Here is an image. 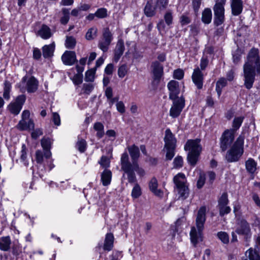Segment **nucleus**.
I'll list each match as a JSON object with an SVG mask.
<instances>
[{
	"mask_svg": "<svg viewBox=\"0 0 260 260\" xmlns=\"http://www.w3.org/2000/svg\"><path fill=\"white\" fill-rule=\"evenodd\" d=\"M132 161H129L128 153L126 152L121 154L120 158L121 169L124 172L122 178L127 175V179L128 183H132L137 181V178L135 172L139 176L143 177L145 174L144 170L140 167L138 164V159L140 157V150L138 146L135 144L127 147Z\"/></svg>",
	"mask_w": 260,
	"mask_h": 260,
	"instance_id": "f257e3e1",
	"label": "nucleus"
},
{
	"mask_svg": "<svg viewBox=\"0 0 260 260\" xmlns=\"http://www.w3.org/2000/svg\"><path fill=\"white\" fill-rule=\"evenodd\" d=\"M256 73L260 75V56L258 49L253 47L249 51L243 66L244 86L247 89L252 87Z\"/></svg>",
	"mask_w": 260,
	"mask_h": 260,
	"instance_id": "f03ea898",
	"label": "nucleus"
},
{
	"mask_svg": "<svg viewBox=\"0 0 260 260\" xmlns=\"http://www.w3.org/2000/svg\"><path fill=\"white\" fill-rule=\"evenodd\" d=\"M244 139V136L240 135L231 148L227 151L225 158L228 162L237 161L243 155Z\"/></svg>",
	"mask_w": 260,
	"mask_h": 260,
	"instance_id": "7ed1b4c3",
	"label": "nucleus"
},
{
	"mask_svg": "<svg viewBox=\"0 0 260 260\" xmlns=\"http://www.w3.org/2000/svg\"><path fill=\"white\" fill-rule=\"evenodd\" d=\"M173 182L175 184L174 190L179 195V199H186L189 194V189L185 184V175L182 173H178L174 177Z\"/></svg>",
	"mask_w": 260,
	"mask_h": 260,
	"instance_id": "20e7f679",
	"label": "nucleus"
},
{
	"mask_svg": "<svg viewBox=\"0 0 260 260\" xmlns=\"http://www.w3.org/2000/svg\"><path fill=\"white\" fill-rule=\"evenodd\" d=\"M18 87L22 93H24L26 91L29 93H33L38 89V82L34 76H31L28 79L27 77L25 76L18 84Z\"/></svg>",
	"mask_w": 260,
	"mask_h": 260,
	"instance_id": "39448f33",
	"label": "nucleus"
},
{
	"mask_svg": "<svg viewBox=\"0 0 260 260\" xmlns=\"http://www.w3.org/2000/svg\"><path fill=\"white\" fill-rule=\"evenodd\" d=\"M235 232L239 235H242L246 242L249 241L252 237L250 224L246 219L243 218L238 219L237 227Z\"/></svg>",
	"mask_w": 260,
	"mask_h": 260,
	"instance_id": "423d86ee",
	"label": "nucleus"
},
{
	"mask_svg": "<svg viewBox=\"0 0 260 260\" xmlns=\"http://www.w3.org/2000/svg\"><path fill=\"white\" fill-rule=\"evenodd\" d=\"M113 39V34L110 30L109 28H104L103 30L102 36L98 43V47L104 52H107Z\"/></svg>",
	"mask_w": 260,
	"mask_h": 260,
	"instance_id": "0eeeda50",
	"label": "nucleus"
},
{
	"mask_svg": "<svg viewBox=\"0 0 260 260\" xmlns=\"http://www.w3.org/2000/svg\"><path fill=\"white\" fill-rule=\"evenodd\" d=\"M153 81L152 84L157 86L164 76V67L158 61H154L151 64Z\"/></svg>",
	"mask_w": 260,
	"mask_h": 260,
	"instance_id": "6e6552de",
	"label": "nucleus"
},
{
	"mask_svg": "<svg viewBox=\"0 0 260 260\" xmlns=\"http://www.w3.org/2000/svg\"><path fill=\"white\" fill-rule=\"evenodd\" d=\"M235 139V133L233 130L226 129L220 139V147L224 152L233 143Z\"/></svg>",
	"mask_w": 260,
	"mask_h": 260,
	"instance_id": "1a4fd4ad",
	"label": "nucleus"
},
{
	"mask_svg": "<svg viewBox=\"0 0 260 260\" xmlns=\"http://www.w3.org/2000/svg\"><path fill=\"white\" fill-rule=\"evenodd\" d=\"M173 105L170 110V116L173 118L179 116L185 106V99L183 96L177 100H172Z\"/></svg>",
	"mask_w": 260,
	"mask_h": 260,
	"instance_id": "9d476101",
	"label": "nucleus"
},
{
	"mask_svg": "<svg viewBox=\"0 0 260 260\" xmlns=\"http://www.w3.org/2000/svg\"><path fill=\"white\" fill-rule=\"evenodd\" d=\"M229 201L228 194L226 192H223L218 200L217 208L219 210V215L222 217L225 214L230 213L231 209L228 206Z\"/></svg>",
	"mask_w": 260,
	"mask_h": 260,
	"instance_id": "9b49d317",
	"label": "nucleus"
},
{
	"mask_svg": "<svg viewBox=\"0 0 260 260\" xmlns=\"http://www.w3.org/2000/svg\"><path fill=\"white\" fill-rule=\"evenodd\" d=\"M26 100V96L24 94L18 95L13 102H11L8 106L10 112L14 115H18L21 111L23 105Z\"/></svg>",
	"mask_w": 260,
	"mask_h": 260,
	"instance_id": "f8f14e48",
	"label": "nucleus"
},
{
	"mask_svg": "<svg viewBox=\"0 0 260 260\" xmlns=\"http://www.w3.org/2000/svg\"><path fill=\"white\" fill-rule=\"evenodd\" d=\"M200 142V139L188 140L184 145V150L188 152L201 153L202 147Z\"/></svg>",
	"mask_w": 260,
	"mask_h": 260,
	"instance_id": "ddd939ff",
	"label": "nucleus"
},
{
	"mask_svg": "<svg viewBox=\"0 0 260 260\" xmlns=\"http://www.w3.org/2000/svg\"><path fill=\"white\" fill-rule=\"evenodd\" d=\"M191 79L193 83L198 89H201L203 86L204 76L199 67L193 70Z\"/></svg>",
	"mask_w": 260,
	"mask_h": 260,
	"instance_id": "4468645a",
	"label": "nucleus"
},
{
	"mask_svg": "<svg viewBox=\"0 0 260 260\" xmlns=\"http://www.w3.org/2000/svg\"><path fill=\"white\" fill-rule=\"evenodd\" d=\"M167 87L169 90V99L170 100H177L179 98L178 94L180 93V88L178 82L171 80L168 83Z\"/></svg>",
	"mask_w": 260,
	"mask_h": 260,
	"instance_id": "2eb2a0df",
	"label": "nucleus"
},
{
	"mask_svg": "<svg viewBox=\"0 0 260 260\" xmlns=\"http://www.w3.org/2000/svg\"><path fill=\"white\" fill-rule=\"evenodd\" d=\"M203 229L192 227L190 232V237L191 243L194 247H196L197 244L203 240L202 231Z\"/></svg>",
	"mask_w": 260,
	"mask_h": 260,
	"instance_id": "dca6fc26",
	"label": "nucleus"
},
{
	"mask_svg": "<svg viewBox=\"0 0 260 260\" xmlns=\"http://www.w3.org/2000/svg\"><path fill=\"white\" fill-rule=\"evenodd\" d=\"M61 60L65 65L71 66L77 62L74 51H66L61 56Z\"/></svg>",
	"mask_w": 260,
	"mask_h": 260,
	"instance_id": "f3484780",
	"label": "nucleus"
},
{
	"mask_svg": "<svg viewBox=\"0 0 260 260\" xmlns=\"http://www.w3.org/2000/svg\"><path fill=\"white\" fill-rule=\"evenodd\" d=\"M206 208L205 206L201 207L198 210L196 218L197 228H204V225L206 221Z\"/></svg>",
	"mask_w": 260,
	"mask_h": 260,
	"instance_id": "a211bd4d",
	"label": "nucleus"
},
{
	"mask_svg": "<svg viewBox=\"0 0 260 260\" xmlns=\"http://www.w3.org/2000/svg\"><path fill=\"white\" fill-rule=\"evenodd\" d=\"M125 50L124 41L122 39L118 40L115 48L114 50V56L113 60L115 62H117L121 56L122 55Z\"/></svg>",
	"mask_w": 260,
	"mask_h": 260,
	"instance_id": "6ab92c4d",
	"label": "nucleus"
},
{
	"mask_svg": "<svg viewBox=\"0 0 260 260\" xmlns=\"http://www.w3.org/2000/svg\"><path fill=\"white\" fill-rule=\"evenodd\" d=\"M165 147H176V139L170 129L165 131Z\"/></svg>",
	"mask_w": 260,
	"mask_h": 260,
	"instance_id": "aec40b11",
	"label": "nucleus"
},
{
	"mask_svg": "<svg viewBox=\"0 0 260 260\" xmlns=\"http://www.w3.org/2000/svg\"><path fill=\"white\" fill-rule=\"evenodd\" d=\"M231 7L232 14L234 16H238L242 12L243 3L242 0H231Z\"/></svg>",
	"mask_w": 260,
	"mask_h": 260,
	"instance_id": "412c9836",
	"label": "nucleus"
},
{
	"mask_svg": "<svg viewBox=\"0 0 260 260\" xmlns=\"http://www.w3.org/2000/svg\"><path fill=\"white\" fill-rule=\"evenodd\" d=\"M158 182L157 179L153 177L149 182V188L150 191L156 196L162 198L164 192L160 189H157Z\"/></svg>",
	"mask_w": 260,
	"mask_h": 260,
	"instance_id": "4be33fe9",
	"label": "nucleus"
},
{
	"mask_svg": "<svg viewBox=\"0 0 260 260\" xmlns=\"http://www.w3.org/2000/svg\"><path fill=\"white\" fill-rule=\"evenodd\" d=\"M156 7L153 0H148L144 8V13L147 17H152L155 15Z\"/></svg>",
	"mask_w": 260,
	"mask_h": 260,
	"instance_id": "5701e85b",
	"label": "nucleus"
},
{
	"mask_svg": "<svg viewBox=\"0 0 260 260\" xmlns=\"http://www.w3.org/2000/svg\"><path fill=\"white\" fill-rule=\"evenodd\" d=\"M52 143V140L48 137H44L41 141V144L43 149V150L46 151L47 156H51L52 154L50 151V149L51 148Z\"/></svg>",
	"mask_w": 260,
	"mask_h": 260,
	"instance_id": "b1692460",
	"label": "nucleus"
},
{
	"mask_svg": "<svg viewBox=\"0 0 260 260\" xmlns=\"http://www.w3.org/2000/svg\"><path fill=\"white\" fill-rule=\"evenodd\" d=\"M55 50V43H52L49 45H45L42 47L43 55L45 58L52 57Z\"/></svg>",
	"mask_w": 260,
	"mask_h": 260,
	"instance_id": "393cba45",
	"label": "nucleus"
},
{
	"mask_svg": "<svg viewBox=\"0 0 260 260\" xmlns=\"http://www.w3.org/2000/svg\"><path fill=\"white\" fill-rule=\"evenodd\" d=\"M37 35L45 40L49 39L52 35L50 28L45 24L42 25Z\"/></svg>",
	"mask_w": 260,
	"mask_h": 260,
	"instance_id": "a878e982",
	"label": "nucleus"
},
{
	"mask_svg": "<svg viewBox=\"0 0 260 260\" xmlns=\"http://www.w3.org/2000/svg\"><path fill=\"white\" fill-rule=\"evenodd\" d=\"M34 123L31 119L21 120L18 124V128L21 130L31 129L34 128Z\"/></svg>",
	"mask_w": 260,
	"mask_h": 260,
	"instance_id": "bb28decb",
	"label": "nucleus"
},
{
	"mask_svg": "<svg viewBox=\"0 0 260 260\" xmlns=\"http://www.w3.org/2000/svg\"><path fill=\"white\" fill-rule=\"evenodd\" d=\"M114 236L112 233L106 235L103 248L105 250L110 251L113 247Z\"/></svg>",
	"mask_w": 260,
	"mask_h": 260,
	"instance_id": "cd10ccee",
	"label": "nucleus"
},
{
	"mask_svg": "<svg viewBox=\"0 0 260 260\" xmlns=\"http://www.w3.org/2000/svg\"><path fill=\"white\" fill-rule=\"evenodd\" d=\"M11 240L9 236L2 237L0 238V250L8 251L10 249Z\"/></svg>",
	"mask_w": 260,
	"mask_h": 260,
	"instance_id": "c85d7f7f",
	"label": "nucleus"
},
{
	"mask_svg": "<svg viewBox=\"0 0 260 260\" xmlns=\"http://www.w3.org/2000/svg\"><path fill=\"white\" fill-rule=\"evenodd\" d=\"M112 172L110 170L105 169L101 174V181L104 186L109 185L111 181Z\"/></svg>",
	"mask_w": 260,
	"mask_h": 260,
	"instance_id": "c756f323",
	"label": "nucleus"
},
{
	"mask_svg": "<svg viewBox=\"0 0 260 260\" xmlns=\"http://www.w3.org/2000/svg\"><path fill=\"white\" fill-rule=\"evenodd\" d=\"M60 15L59 21L62 25H66L70 20V10L69 9L63 8L59 12Z\"/></svg>",
	"mask_w": 260,
	"mask_h": 260,
	"instance_id": "7c9ffc66",
	"label": "nucleus"
},
{
	"mask_svg": "<svg viewBox=\"0 0 260 260\" xmlns=\"http://www.w3.org/2000/svg\"><path fill=\"white\" fill-rule=\"evenodd\" d=\"M51 156H47L46 151L41 150H37L35 153L36 160L38 164H43L44 159L48 160Z\"/></svg>",
	"mask_w": 260,
	"mask_h": 260,
	"instance_id": "2f4dec72",
	"label": "nucleus"
},
{
	"mask_svg": "<svg viewBox=\"0 0 260 260\" xmlns=\"http://www.w3.org/2000/svg\"><path fill=\"white\" fill-rule=\"evenodd\" d=\"M200 154L201 153H188L187 160L191 166L194 167L197 165V162L199 160Z\"/></svg>",
	"mask_w": 260,
	"mask_h": 260,
	"instance_id": "473e14b6",
	"label": "nucleus"
},
{
	"mask_svg": "<svg viewBox=\"0 0 260 260\" xmlns=\"http://www.w3.org/2000/svg\"><path fill=\"white\" fill-rule=\"evenodd\" d=\"M225 3L216 1V4L213 7L214 15H224Z\"/></svg>",
	"mask_w": 260,
	"mask_h": 260,
	"instance_id": "72a5a7b5",
	"label": "nucleus"
},
{
	"mask_svg": "<svg viewBox=\"0 0 260 260\" xmlns=\"http://www.w3.org/2000/svg\"><path fill=\"white\" fill-rule=\"evenodd\" d=\"M257 163L251 158H248L245 162V166L247 171L251 174H253L256 170Z\"/></svg>",
	"mask_w": 260,
	"mask_h": 260,
	"instance_id": "f704fd0d",
	"label": "nucleus"
},
{
	"mask_svg": "<svg viewBox=\"0 0 260 260\" xmlns=\"http://www.w3.org/2000/svg\"><path fill=\"white\" fill-rule=\"evenodd\" d=\"M244 119V117L242 116L235 117L232 123V128L228 129L233 130V133H235L238 129H239L243 122Z\"/></svg>",
	"mask_w": 260,
	"mask_h": 260,
	"instance_id": "c9c22d12",
	"label": "nucleus"
},
{
	"mask_svg": "<svg viewBox=\"0 0 260 260\" xmlns=\"http://www.w3.org/2000/svg\"><path fill=\"white\" fill-rule=\"evenodd\" d=\"M212 12L210 8H206L202 12V20L205 24H209L212 20Z\"/></svg>",
	"mask_w": 260,
	"mask_h": 260,
	"instance_id": "e433bc0d",
	"label": "nucleus"
},
{
	"mask_svg": "<svg viewBox=\"0 0 260 260\" xmlns=\"http://www.w3.org/2000/svg\"><path fill=\"white\" fill-rule=\"evenodd\" d=\"M245 255L248 257L249 260H260L259 252L252 248H249L245 252Z\"/></svg>",
	"mask_w": 260,
	"mask_h": 260,
	"instance_id": "4c0bfd02",
	"label": "nucleus"
},
{
	"mask_svg": "<svg viewBox=\"0 0 260 260\" xmlns=\"http://www.w3.org/2000/svg\"><path fill=\"white\" fill-rule=\"evenodd\" d=\"M133 183H135V185L132 189L131 196L133 199H136L141 196L142 190L140 186L137 183V180Z\"/></svg>",
	"mask_w": 260,
	"mask_h": 260,
	"instance_id": "58836bf2",
	"label": "nucleus"
},
{
	"mask_svg": "<svg viewBox=\"0 0 260 260\" xmlns=\"http://www.w3.org/2000/svg\"><path fill=\"white\" fill-rule=\"evenodd\" d=\"M76 147L80 152H84L87 148V143L86 141L83 139L78 137Z\"/></svg>",
	"mask_w": 260,
	"mask_h": 260,
	"instance_id": "ea45409f",
	"label": "nucleus"
},
{
	"mask_svg": "<svg viewBox=\"0 0 260 260\" xmlns=\"http://www.w3.org/2000/svg\"><path fill=\"white\" fill-rule=\"evenodd\" d=\"M76 44V39L73 36H67L65 41V46L69 49H73Z\"/></svg>",
	"mask_w": 260,
	"mask_h": 260,
	"instance_id": "a19ab883",
	"label": "nucleus"
},
{
	"mask_svg": "<svg viewBox=\"0 0 260 260\" xmlns=\"http://www.w3.org/2000/svg\"><path fill=\"white\" fill-rule=\"evenodd\" d=\"M94 89V86L91 83H84L83 84L82 92L80 94H84L87 96L89 95Z\"/></svg>",
	"mask_w": 260,
	"mask_h": 260,
	"instance_id": "79ce46f5",
	"label": "nucleus"
},
{
	"mask_svg": "<svg viewBox=\"0 0 260 260\" xmlns=\"http://www.w3.org/2000/svg\"><path fill=\"white\" fill-rule=\"evenodd\" d=\"M20 160L22 161L24 165L27 167L28 162L27 158L26 147L25 144H23L21 147V150L20 152Z\"/></svg>",
	"mask_w": 260,
	"mask_h": 260,
	"instance_id": "37998d69",
	"label": "nucleus"
},
{
	"mask_svg": "<svg viewBox=\"0 0 260 260\" xmlns=\"http://www.w3.org/2000/svg\"><path fill=\"white\" fill-rule=\"evenodd\" d=\"M243 51L238 48L233 53V60L235 64H238L241 59Z\"/></svg>",
	"mask_w": 260,
	"mask_h": 260,
	"instance_id": "c03bdc74",
	"label": "nucleus"
},
{
	"mask_svg": "<svg viewBox=\"0 0 260 260\" xmlns=\"http://www.w3.org/2000/svg\"><path fill=\"white\" fill-rule=\"evenodd\" d=\"M11 88V83L8 81H5L4 83L3 96L7 100H9L10 99V92Z\"/></svg>",
	"mask_w": 260,
	"mask_h": 260,
	"instance_id": "a18cd8bd",
	"label": "nucleus"
},
{
	"mask_svg": "<svg viewBox=\"0 0 260 260\" xmlns=\"http://www.w3.org/2000/svg\"><path fill=\"white\" fill-rule=\"evenodd\" d=\"M95 69L88 70L85 73V81L86 82H93L94 80Z\"/></svg>",
	"mask_w": 260,
	"mask_h": 260,
	"instance_id": "49530a36",
	"label": "nucleus"
},
{
	"mask_svg": "<svg viewBox=\"0 0 260 260\" xmlns=\"http://www.w3.org/2000/svg\"><path fill=\"white\" fill-rule=\"evenodd\" d=\"M107 10L104 8H101L98 9L95 12L96 17L99 19H103L107 17Z\"/></svg>",
	"mask_w": 260,
	"mask_h": 260,
	"instance_id": "de8ad7c7",
	"label": "nucleus"
},
{
	"mask_svg": "<svg viewBox=\"0 0 260 260\" xmlns=\"http://www.w3.org/2000/svg\"><path fill=\"white\" fill-rule=\"evenodd\" d=\"M155 6L160 10L165 9L168 5V0H153Z\"/></svg>",
	"mask_w": 260,
	"mask_h": 260,
	"instance_id": "09e8293b",
	"label": "nucleus"
},
{
	"mask_svg": "<svg viewBox=\"0 0 260 260\" xmlns=\"http://www.w3.org/2000/svg\"><path fill=\"white\" fill-rule=\"evenodd\" d=\"M98 29L96 28L92 27L89 29L86 34L85 38L88 40H91L94 39L96 36Z\"/></svg>",
	"mask_w": 260,
	"mask_h": 260,
	"instance_id": "8fccbe9b",
	"label": "nucleus"
},
{
	"mask_svg": "<svg viewBox=\"0 0 260 260\" xmlns=\"http://www.w3.org/2000/svg\"><path fill=\"white\" fill-rule=\"evenodd\" d=\"M217 236L224 244L229 242V236L226 232H219L217 234Z\"/></svg>",
	"mask_w": 260,
	"mask_h": 260,
	"instance_id": "3c124183",
	"label": "nucleus"
},
{
	"mask_svg": "<svg viewBox=\"0 0 260 260\" xmlns=\"http://www.w3.org/2000/svg\"><path fill=\"white\" fill-rule=\"evenodd\" d=\"M166 149V159L170 160L175 155V149L176 147H165Z\"/></svg>",
	"mask_w": 260,
	"mask_h": 260,
	"instance_id": "603ef678",
	"label": "nucleus"
},
{
	"mask_svg": "<svg viewBox=\"0 0 260 260\" xmlns=\"http://www.w3.org/2000/svg\"><path fill=\"white\" fill-rule=\"evenodd\" d=\"M224 21V15H214V24L216 26L221 25Z\"/></svg>",
	"mask_w": 260,
	"mask_h": 260,
	"instance_id": "864d4df0",
	"label": "nucleus"
},
{
	"mask_svg": "<svg viewBox=\"0 0 260 260\" xmlns=\"http://www.w3.org/2000/svg\"><path fill=\"white\" fill-rule=\"evenodd\" d=\"M11 251L14 255L18 256L21 252V247L18 244L14 243L11 247Z\"/></svg>",
	"mask_w": 260,
	"mask_h": 260,
	"instance_id": "5fc2aeb1",
	"label": "nucleus"
},
{
	"mask_svg": "<svg viewBox=\"0 0 260 260\" xmlns=\"http://www.w3.org/2000/svg\"><path fill=\"white\" fill-rule=\"evenodd\" d=\"M127 72V68L126 64H124L120 66L118 70V75L119 78H123Z\"/></svg>",
	"mask_w": 260,
	"mask_h": 260,
	"instance_id": "6e6d98bb",
	"label": "nucleus"
},
{
	"mask_svg": "<svg viewBox=\"0 0 260 260\" xmlns=\"http://www.w3.org/2000/svg\"><path fill=\"white\" fill-rule=\"evenodd\" d=\"M205 180L206 177L205 173H200L197 184V186L198 188H201L204 186Z\"/></svg>",
	"mask_w": 260,
	"mask_h": 260,
	"instance_id": "4d7b16f0",
	"label": "nucleus"
},
{
	"mask_svg": "<svg viewBox=\"0 0 260 260\" xmlns=\"http://www.w3.org/2000/svg\"><path fill=\"white\" fill-rule=\"evenodd\" d=\"M184 75V71L181 69H176L173 72V77L176 79L181 80L183 78Z\"/></svg>",
	"mask_w": 260,
	"mask_h": 260,
	"instance_id": "13d9d810",
	"label": "nucleus"
},
{
	"mask_svg": "<svg viewBox=\"0 0 260 260\" xmlns=\"http://www.w3.org/2000/svg\"><path fill=\"white\" fill-rule=\"evenodd\" d=\"M164 19L168 26L171 25L173 23L172 13L171 11H167L164 15Z\"/></svg>",
	"mask_w": 260,
	"mask_h": 260,
	"instance_id": "bf43d9fd",
	"label": "nucleus"
},
{
	"mask_svg": "<svg viewBox=\"0 0 260 260\" xmlns=\"http://www.w3.org/2000/svg\"><path fill=\"white\" fill-rule=\"evenodd\" d=\"M183 158L180 156L176 157L173 161L174 167L175 168H180L183 166Z\"/></svg>",
	"mask_w": 260,
	"mask_h": 260,
	"instance_id": "052dcab7",
	"label": "nucleus"
},
{
	"mask_svg": "<svg viewBox=\"0 0 260 260\" xmlns=\"http://www.w3.org/2000/svg\"><path fill=\"white\" fill-rule=\"evenodd\" d=\"M99 164L103 168H106L109 166L110 162L108 157L103 155L101 157Z\"/></svg>",
	"mask_w": 260,
	"mask_h": 260,
	"instance_id": "680f3d73",
	"label": "nucleus"
},
{
	"mask_svg": "<svg viewBox=\"0 0 260 260\" xmlns=\"http://www.w3.org/2000/svg\"><path fill=\"white\" fill-rule=\"evenodd\" d=\"M191 20L186 15H182L180 18V22L181 25H185L189 24Z\"/></svg>",
	"mask_w": 260,
	"mask_h": 260,
	"instance_id": "e2e57ef3",
	"label": "nucleus"
},
{
	"mask_svg": "<svg viewBox=\"0 0 260 260\" xmlns=\"http://www.w3.org/2000/svg\"><path fill=\"white\" fill-rule=\"evenodd\" d=\"M43 131L41 128H37L31 133V137L34 139H37L39 137L43 135Z\"/></svg>",
	"mask_w": 260,
	"mask_h": 260,
	"instance_id": "0e129e2a",
	"label": "nucleus"
},
{
	"mask_svg": "<svg viewBox=\"0 0 260 260\" xmlns=\"http://www.w3.org/2000/svg\"><path fill=\"white\" fill-rule=\"evenodd\" d=\"M208 62L209 61L207 57H203L201 58L200 62L201 71H204L205 70L208 64Z\"/></svg>",
	"mask_w": 260,
	"mask_h": 260,
	"instance_id": "69168bd1",
	"label": "nucleus"
},
{
	"mask_svg": "<svg viewBox=\"0 0 260 260\" xmlns=\"http://www.w3.org/2000/svg\"><path fill=\"white\" fill-rule=\"evenodd\" d=\"M52 121L55 125L59 126L60 124V119L59 114L57 113H53L52 114Z\"/></svg>",
	"mask_w": 260,
	"mask_h": 260,
	"instance_id": "338daca9",
	"label": "nucleus"
},
{
	"mask_svg": "<svg viewBox=\"0 0 260 260\" xmlns=\"http://www.w3.org/2000/svg\"><path fill=\"white\" fill-rule=\"evenodd\" d=\"M116 108L117 111L121 114L124 113L125 111V106L122 101H119L117 103Z\"/></svg>",
	"mask_w": 260,
	"mask_h": 260,
	"instance_id": "774afa93",
	"label": "nucleus"
}]
</instances>
